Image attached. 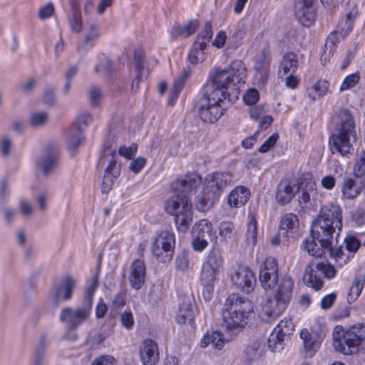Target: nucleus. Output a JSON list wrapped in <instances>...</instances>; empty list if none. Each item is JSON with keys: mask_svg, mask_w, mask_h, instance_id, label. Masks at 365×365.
<instances>
[{"mask_svg": "<svg viewBox=\"0 0 365 365\" xmlns=\"http://www.w3.org/2000/svg\"><path fill=\"white\" fill-rule=\"evenodd\" d=\"M332 120L334 129L329 140L330 149L344 156L354 150L353 143L357 138L354 116L348 109H339Z\"/></svg>", "mask_w": 365, "mask_h": 365, "instance_id": "f257e3e1", "label": "nucleus"}, {"mask_svg": "<svg viewBox=\"0 0 365 365\" xmlns=\"http://www.w3.org/2000/svg\"><path fill=\"white\" fill-rule=\"evenodd\" d=\"M342 227V213L339 205L331 204L322 207L318 216L313 220L311 234L322 246L329 247L334 234L339 235Z\"/></svg>", "mask_w": 365, "mask_h": 365, "instance_id": "f03ea898", "label": "nucleus"}, {"mask_svg": "<svg viewBox=\"0 0 365 365\" xmlns=\"http://www.w3.org/2000/svg\"><path fill=\"white\" fill-rule=\"evenodd\" d=\"M252 312L253 304L250 300L233 294L226 299L222 309V326L228 331L244 328Z\"/></svg>", "mask_w": 365, "mask_h": 365, "instance_id": "7ed1b4c3", "label": "nucleus"}, {"mask_svg": "<svg viewBox=\"0 0 365 365\" xmlns=\"http://www.w3.org/2000/svg\"><path fill=\"white\" fill-rule=\"evenodd\" d=\"M333 341L336 351L345 355L356 354L365 343V326L354 325L346 331L337 326L334 328Z\"/></svg>", "mask_w": 365, "mask_h": 365, "instance_id": "20e7f679", "label": "nucleus"}, {"mask_svg": "<svg viewBox=\"0 0 365 365\" xmlns=\"http://www.w3.org/2000/svg\"><path fill=\"white\" fill-rule=\"evenodd\" d=\"M231 182L232 176L228 173L216 172L207 175L202 196L196 204L197 210L204 212L212 207Z\"/></svg>", "mask_w": 365, "mask_h": 365, "instance_id": "39448f33", "label": "nucleus"}, {"mask_svg": "<svg viewBox=\"0 0 365 365\" xmlns=\"http://www.w3.org/2000/svg\"><path fill=\"white\" fill-rule=\"evenodd\" d=\"M165 210L174 216L177 229L180 232H187L193 220L192 204L188 196L175 194L167 200Z\"/></svg>", "mask_w": 365, "mask_h": 365, "instance_id": "423d86ee", "label": "nucleus"}, {"mask_svg": "<svg viewBox=\"0 0 365 365\" xmlns=\"http://www.w3.org/2000/svg\"><path fill=\"white\" fill-rule=\"evenodd\" d=\"M294 282L289 277L279 280L274 296L268 301L265 313L269 319L277 318L287 307L292 296Z\"/></svg>", "mask_w": 365, "mask_h": 365, "instance_id": "0eeeda50", "label": "nucleus"}, {"mask_svg": "<svg viewBox=\"0 0 365 365\" xmlns=\"http://www.w3.org/2000/svg\"><path fill=\"white\" fill-rule=\"evenodd\" d=\"M232 74L229 73L227 68L217 69L214 74L210 75V80L205 84L202 88L204 95L219 96L227 99L228 104H232L237 98V92L232 94L227 93L229 85L232 83Z\"/></svg>", "mask_w": 365, "mask_h": 365, "instance_id": "6e6552de", "label": "nucleus"}, {"mask_svg": "<svg viewBox=\"0 0 365 365\" xmlns=\"http://www.w3.org/2000/svg\"><path fill=\"white\" fill-rule=\"evenodd\" d=\"M227 99L211 95H204L200 98L198 107L200 118L205 123H214L230 106Z\"/></svg>", "mask_w": 365, "mask_h": 365, "instance_id": "1a4fd4ad", "label": "nucleus"}, {"mask_svg": "<svg viewBox=\"0 0 365 365\" xmlns=\"http://www.w3.org/2000/svg\"><path fill=\"white\" fill-rule=\"evenodd\" d=\"M91 310V306L82 302L80 306L62 309L59 319L67 329L75 330L89 319Z\"/></svg>", "mask_w": 365, "mask_h": 365, "instance_id": "9d476101", "label": "nucleus"}, {"mask_svg": "<svg viewBox=\"0 0 365 365\" xmlns=\"http://www.w3.org/2000/svg\"><path fill=\"white\" fill-rule=\"evenodd\" d=\"M175 245L174 233L169 230H163L156 235L153 242L152 252L158 262L165 263L173 259Z\"/></svg>", "mask_w": 365, "mask_h": 365, "instance_id": "9b49d317", "label": "nucleus"}, {"mask_svg": "<svg viewBox=\"0 0 365 365\" xmlns=\"http://www.w3.org/2000/svg\"><path fill=\"white\" fill-rule=\"evenodd\" d=\"M318 272L323 274L328 279H331L336 275V269L333 265L324 262L317 264L315 269L310 267H306L304 282L308 287L316 291L321 289L323 287V281Z\"/></svg>", "mask_w": 365, "mask_h": 365, "instance_id": "f8f14e48", "label": "nucleus"}, {"mask_svg": "<svg viewBox=\"0 0 365 365\" xmlns=\"http://www.w3.org/2000/svg\"><path fill=\"white\" fill-rule=\"evenodd\" d=\"M304 184L300 180L282 179L276 189L275 198L277 203L281 205L289 204Z\"/></svg>", "mask_w": 365, "mask_h": 365, "instance_id": "ddd939ff", "label": "nucleus"}, {"mask_svg": "<svg viewBox=\"0 0 365 365\" xmlns=\"http://www.w3.org/2000/svg\"><path fill=\"white\" fill-rule=\"evenodd\" d=\"M325 336V332L319 327H313L310 331L304 329L300 332L303 341L305 357H312L319 348Z\"/></svg>", "mask_w": 365, "mask_h": 365, "instance_id": "4468645a", "label": "nucleus"}, {"mask_svg": "<svg viewBox=\"0 0 365 365\" xmlns=\"http://www.w3.org/2000/svg\"><path fill=\"white\" fill-rule=\"evenodd\" d=\"M232 284L241 291L250 293L256 284L255 273L247 267H238L230 273Z\"/></svg>", "mask_w": 365, "mask_h": 365, "instance_id": "2eb2a0df", "label": "nucleus"}, {"mask_svg": "<svg viewBox=\"0 0 365 365\" xmlns=\"http://www.w3.org/2000/svg\"><path fill=\"white\" fill-rule=\"evenodd\" d=\"M278 264L274 257H267L262 264L259 269V281L264 289H271L279 282Z\"/></svg>", "mask_w": 365, "mask_h": 365, "instance_id": "dca6fc26", "label": "nucleus"}, {"mask_svg": "<svg viewBox=\"0 0 365 365\" xmlns=\"http://www.w3.org/2000/svg\"><path fill=\"white\" fill-rule=\"evenodd\" d=\"M315 0H295L294 15L304 26H310L316 19V11L313 6Z\"/></svg>", "mask_w": 365, "mask_h": 365, "instance_id": "f3484780", "label": "nucleus"}, {"mask_svg": "<svg viewBox=\"0 0 365 365\" xmlns=\"http://www.w3.org/2000/svg\"><path fill=\"white\" fill-rule=\"evenodd\" d=\"M201 181V178L195 173L187 175L175 180L172 184V189L177 194L187 196L188 193L197 189Z\"/></svg>", "mask_w": 365, "mask_h": 365, "instance_id": "a211bd4d", "label": "nucleus"}, {"mask_svg": "<svg viewBox=\"0 0 365 365\" xmlns=\"http://www.w3.org/2000/svg\"><path fill=\"white\" fill-rule=\"evenodd\" d=\"M100 36V27L98 24L94 21L88 22L85 29L84 38L78 46V52L84 53L91 49Z\"/></svg>", "mask_w": 365, "mask_h": 365, "instance_id": "6ab92c4d", "label": "nucleus"}, {"mask_svg": "<svg viewBox=\"0 0 365 365\" xmlns=\"http://www.w3.org/2000/svg\"><path fill=\"white\" fill-rule=\"evenodd\" d=\"M271 58L267 50H264L260 56H257L255 66V79L259 85H264L269 77Z\"/></svg>", "mask_w": 365, "mask_h": 365, "instance_id": "aec40b11", "label": "nucleus"}, {"mask_svg": "<svg viewBox=\"0 0 365 365\" xmlns=\"http://www.w3.org/2000/svg\"><path fill=\"white\" fill-rule=\"evenodd\" d=\"M219 272L202 264L200 274V283L203 286V297L206 301L212 299L214 284Z\"/></svg>", "mask_w": 365, "mask_h": 365, "instance_id": "412c9836", "label": "nucleus"}, {"mask_svg": "<svg viewBox=\"0 0 365 365\" xmlns=\"http://www.w3.org/2000/svg\"><path fill=\"white\" fill-rule=\"evenodd\" d=\"M145 272V264L143 260L137 259L132 262L130 267L129 282L133 289H140L143 287Z\"/></svg>", "mask_w": 365, "mask_h": 365, "instance_id": "4be33fe9", "label": "nucleus"}, {"mask_svg": "<svg viewBox=\"0 0 365 365\" xmlns=\"http://www.w3.org/2000/svg\"><path fill=\"white\" fill-rule=\"evenodd\" d=\"M76 284V279L71 275H66L61 284L54 289V298L56 302L68 301L72 298L73 292Z\"/></svg>", "mask_w": 365, "mask_h": 365, "instance_id": "5701e85b", "label": "nucleus"}, {"mask_svg": "<svg viewBox=\"0 0 365 365\" xmlns=\"http://www.w3.org/2000/svg\"><path fill=\"white\" fill-rule=\"evenodd\" d=\"M140 359L144 365H155L159 360L157 344L152 339H145L140 349Z\"/></svg>", "mask_w": 365, "mask_h": 365, "instance_id": "b1692460", "label": "nucleus"}, {"mask_svg": "<svg viewBox=\"0 0 365 365\" xmlns=\"http://www.w3.org/2000/svg\"><path fill=\"white\" fill-rule=\"evenodd\" d=\"M196 309L190 298H184L180 304L176 321L180 324L192 323L195 317Z\"/></svg>", "mask_w": 365, "mask_h": 365, "instance_id": "393cba45", "label": "nucleus"}, {"mask_svg": "<svg viewBox=\"0 0 365 365\" xmlns=\"http://www.w3.org/2000/svg\"><path fill=\"white\" fill-rule=\"evenodd\" d=\"M106 162L108 163V165L105 170V173L109 174L114 178H118L120 173V165H117L115 150L110 148H106L103 150L99 160V164L102 165Z\"/></svg>", "mask_w": 365, "mask_h": 365, "instance_id": "a878e982", "label": "nucleus"}, {"mask_svg": "<svg viewBox=\"0 0 365 365\" xmlns=\"http://www.w3.org/2000/svg\"><path fill=\"white\" fill-rule=\"evenodd\" d=\"M192 237L213 240L216 238L211 222L207 220H202L195 224L192 228Z\"/></svg>", "mask_w": 365, "mask_h": 365, "instance_id": "bb28decb", "label": "nucleus"}, {"mask_svg": "<svg viewBox=\"0 0 365 365\" xmlns=\"http://www.w3.org/2000/svg\"><path fill=\"white\" fill-rule=\"evenodd\" d=\"M58 155L57 149L53 148L48 151L43 157L37 161V165L43 175H47L56 165V159Z\"/></svg>", "mask_w": 365, "mask_h": 365, "instance_id": "cd10ccee", "label": "nucleus"}, {"mask_svg": "<svg viewBox=\"0 0 365 365\" xmlns=\"http://www.w3.org/2000/svg\"><path fill=\"white\" fill-rule=\"evenodd\" d=\"M250 195V190L247 188L243 186L237 187L230 193L228 203L231 207H240L247 202Z\"/></svg>", "mask_w": 365, "mask_h": 365, "instance_id": "c85d7f7f", "label": "nucleus"}, {"mask_svg": "<svg viewBox=\"0 0 365 365\" xmlns=\"http://www.w3.org/2000/svg\"><path fill=\"white\" fill-rule=\"evenodd\" d=\"M68 22L71 30L74 33H79L83 29V21L80 10V5L75 1L71 3V10L68 14Z\"/></svg>", "mask_w": 365, "mask_h": 365, "instance_id": "c756f323", "label": "nucleus"}, {"mask_svg": "<svg viewBox=\"0 0 365 365\" xmlns=\"http://www.w3.org/2000/svg\"><path fill=\"white\" fill-rule=\"evenodd\" d=\"M365 282V270L359 269L354 279L352 286L347 295L349 303H352L359 297Z\"/></svg>", "mask_w": 365, "mask_h": 365, "instance_id": "7c9ffc66", "label": "nucleus"}, {"mask_svg": "<svg viewBox=\"0 0 365 365\" xmlns=\"http://www.w3.org/2000/svg\"><path fill=\"white\" fill-rule=\"evenodd\" d=\"M199 24L197 20H190L183 26L175 25L171 30V36L173 38L178 37L187 38L195 32Z\"/></svg>", "mask_w": 365, "mask_h": 365, "instance_id": "2f4dec72", "label": "nucleus"}, {"mask_svg": "<svg viewBox=\"0 0 365 365\" xmlns=\"http://www.w3.org/2000/svg\"><path fill=\"white\" fill-rule=\"evenodd\" d=\"M299 226L298 217L293 213L284 214L279 222V230L283 237H288V234L292 232Z\"/></svg>", "mask_w": 365, "mask_h": 365, "instance_id": "473e14b6", "label": "nucleus"}, {"mask_svg": "<svg viewBox=\"0 0 365 365\" xmlns=\"http://www.w3.org/2000/svg\"><path fill=\"white\" fill-rule=\"evenodd\" d=\"M299 66V61L297 55L292 52L284 54L279 66V73L283 71L284 75L296 73Z\"/></svg>", "mask_w": 365, "mask_h": 365, "instance_id": "72a5a7b5", "label": "nucleus"}, {"mask_svg": "<svg viewBox=\"0 0 365 365\" xmlns=\"http://www.w3.org/2000/svg\"><path fill=\"white\" fill-rule=\"evenodd\" d=\"M229 73L232 74L233 78L232 83H245L244 80L247 77V69L245 64L241 61H232L227 68Z\"/></svg>", "mask_w": 365, "mask_h": 365, "instance_id": "f704fd0d", "label": "nucleus"}, {"mask_svg": "<svg viewBox=\"0 0 365 365\" xmlns=\"http://www.w3.org/2000/svg\"><path fill=\"white\" fill-rule=\"evenodd\" d=\"M264 352V344L263 341L256 340L250 344L245 349L247 360L252 363L259 359Z\"/></svg>", "mask_w": 365, "mask_h": 365, "instance_id": "c9c22d12", "label": "nucleus"}, {"mask_svg": "<svg viewBox=\"0 0 365 365\" xmlns=\"http://www.w3.org/2000/svg\"><path fill=\"white\" fill-rule=\"evenodd\" d=\"M206 47L205 41H195L193 43L188 56L189 61L192 64L196 65L205 60V50Z\"/></svg>", "mask_w": 365, "mask_h": 365, "instance_id": "e433bc0d", "label": "nucleus"}, {"mask_svg": "<svg viewBox=\"0 0 365 365\" xmlns=\"http://www.w3.org/2000/svg\"><path fill=\"white\" fill-rule=\"evenodd\" d=\"M222 263L223 258L220 250L213 247L208 253L206 260L203 262V265L219 272L222 266Z\"/></svg>", "mask_w": 365, "mask_h": 365, "instance_id": "4c0bfd02", "label": "nucleus"}, {"mask_svg": "<svg viewBox=\"0 0 365 365\" xmlns=\"http://www.w3.org/2000/svg\"><path fill=\"white\" fill-rule=\"evenodd\" d=\"M341 192L345 198L352 200L360 194L361 189L353 178H346L341 183Z\"/></svg>", "mask_w": 365, "mask_h": 365, "instance_id": "58836bf2", "label": "nucleus"}, {"mask_svg": "<svg viewBox=\"0 0 365 365\" xmlns=\"http://www.w3.org/2000/svg\"><path fill=\"white\" fill-rule=\"evenodd\" d=\"M225 343V339L223 338L221 332L212 331L210 334H207L203 339L201 340L200 346L203 348L207 347L211 344L213 348L221 349Z\"/></svg>", "mask_w": 365, "mask_h": 365, "instance_id": "ea45409f", "label": "nucleus"}, {"mask_svg": "<svg viewBox=\"0 0 365 365\" xmlns=\"http://www.w3.org/2000/svg\"><path fill=\"white\" fill-rule=\"evenodd\" d=\"M257 223L255 217L252 214L248 216V222L247 224V231L245 234L246 242L250 246H255L257 242Z\"/></svg>", "mask_w": 365, "mask_h": 365, "instance_id": "a19ab883", "label": "nucleus"}, {"mask_svg": "<svg viewBox=\"0 0 365 365\" xmlns=\"http://www.w3.org/2000/svg\"><path fill=\"white\" fill-rule=\"evenodd\" d=\"M286 337L287 336L282 334V333L275 327L267 340V344L271 351L276 352L282 350Z\"/></svg>", "mask_w": 365, "mask_h": 365, "instance_id": "79ce46f5", "label": "nucleus"}, {"mask_svg": "<svg viewBox=\"0 0 365 365\" xmlns=\"http://www.w3.org/2000/svg\"><path fill=\"white\" fill-rule=\"evenodd\" d=\"M316 241L317 240L312 236V240H306L302 246L311 256L320 257L324 254L327 247L322 246V243L318 245Z\"/></svg>", "mask_w": 365, "mask_h": 365, "instance_id": "37998d69", "label": "nucleus"}, {"mask_svg": "<svg viewBox=\"0 0 365 365\" xmlns=\"http://www.w3.org/2000/svg\"><path fill=\"white\" fill-rule=\"evenodd\" d=\"M328 90V82L319 81L307 90V96L312 101L324 96Z\"/></svg>", "mask_w": 365, "mask_h": 365, "instance_id": "c03bdc74", "label": "nucleus"}, {"mask_svg": "<svg viewBox=\"0 0 365 365\" xmlns=\"http://www.w3.org/2000/svg\"><path fill=\"white\" fill-rule=\"evenodd\" d=\"M327 251L329 252L330 257L334 259L339 266L346 264L350 259V256L344 252L341 246L333 248L332 243H330V247H327Z\"/></svg>", "mask_w": 365, "mask_h": 365, "instance_id": "a18cd8bd", "label": "nucleus"}, {"mask_svg": "<svg viewBox=\"0 0 365 365\" xmlns=\"http://www.w3.org/2000/svg\"><path fill=\"white\" fill-rule=\"evenodd\" d=\"M98 286V276L95 274L87 282L83 302L93 306V297Z\"/></svg>", "mask_w": 365, "mask_h": 365, "instance_id": "49530a36", "label": "nucleus"}, {"mask_svg": "<svg viewBox=\"0 0 365 365\" xmlns=\"http://www.w3.org/2000/svg\"><path fill=\"white\" fill-rule=\"evenodd\" d=\"M48 115L46 112H35L30 116V125L31 127L38 128L44 126L48 121Z\"/></svg>", "mask_w": 365, "mask_h": 365, "instance_id": "de8ad7c7", "label": "nucleus"}, {"mask_svg": "<svg viewBox=\"0 0 365 365\" xmlns=\"http://www.w3.org/2000/svg\"><path fill=\"white\" fill-rule=\"evenodd\" d=\"M103 98L101 89L96 86H92L88 89V99L92 108L98 107Z\"/></svg>", "mask_w": 365, "mask_h": 365, "instance_id": "09e8293b", "label": "nucleus"}, {"mask_svg": "<svg viewBox=\"0 0 365 365\" xmlns=\"http://www.w3.org/2000/svg\"><path fill=\"white\" fill-rule=\"evenodd\" d=\"M219 233L224 240H231L235 234V225L230 222H222L220 224Z\"/></svg>", "mask_w": 365, "mask_h": 365, "instance_id": "8fccbe9b", "label": "nucleus"}, {"mask_svg": "<svg viewBox=\"0 0 365 365\" xmlns=\"http://www.w3.org/2000/svg\"><path fill=\"white\" fill-rule=\"evenodd\" d=\"M134 62L135 66V69L137 71L136 76L135 79L133 81L132 87H134V85L136 84L138 86V84L140 82V80L143 76V71H144V60L143 58L140 54H138L137 53L134 55Z\"/></svg>", "mask_w": 365, "mask_h": 365, "instance_id": "3c124183", "label": "nucleus"}, {"mask_svg": "<svg viewBox=\"0 0 365 365\" xmlns=\"http://www.w3.org/2000/svg\"><path fill=\"white\" fill-rule=\"evenodd\" d=\"M47 341L45 338H41L36 348L32 365H43Z\"/></svg>", "mask_w": 365, "mask_h": 365, "instance_id": "603ef678", "label": "nucleus"}, {"mask_svg": "<svg viewBox=\"0 0 365 365\" xmlns=\"http://www.w3.org/2000/svg\"><path fill=\"white\" fill-rule=\"evenodd\" d=\"M13 146L12 138L8 135L0 137V153L3 157H7L11 151Z\"/></svg>", "mask_w": 365, "mask_h": 365, "instance_id": "864d4df0", "label": "nucleus"}, {"mask_svg": "<svg viewBox=\"0 0 365 365\" xmlns=\"http://www.w3.org/2000/svg\"><path fill=\"white\" fill-rule=\"evenodd\" d=\"M360 79V76L359 72H356L351 75L347 76L342 83L340 86L339 91H344L350 88H352L355 85H356Z\"/></svg>", "mask_w": 365, "mask_h": 365, "instance_id": "5fc2aeb1", "label": "nucleus"}, {"mask_svg": "<svg viewBox=\"0 0 365 365\" xmlns=\"http://www.w3.org/2000/svg\"><path fill=\"white\" fill-rule=\"evenodd\" d=\"M353 173L358 178L365 176V150L361 154V156L354 163Z\"/></svg>", "mask_w": 365, "mask_h": 365, "instance_id": "6e6d98bb", "label": "nucleus"}, {"mask_svg": "<svg viewBox=\"0 0 365 365\" xmlns=\"http://www.w3.org/2000/svg\"><path fill=\"white\" fill-rule=\"evenodd\" d=\"M346 249L348 252L355 253L360 247V241L353 235H348L344 240Z\"/></svg>", "mask_w": 365, "mask_h": 365, "instance_id": "4d7b16f0", "label": "nucleus"}, {"mask_svg": "<svg viewBox=\"0 0 365 365\" xmlns=\"http://www.w3.org/2000/svg\"><path fill=\"white\" fill-rule=\"evenodd\" d=\"M84 140V137L80 130H75L69 135L68 145L71 149L76 148Z\"/></svg>", "mask_w": 365, "mask_h": 365, "instance_id": "13d9d810", "label": "nucleus"}, {"mask_svg": "<svg viewBox=\"0 0 365 365\" xmlns=\"http://www.w3.org/2000/svg\"><path fill=\"white\" fill-rule=\"evenodd\" d=\"M276 328L279 329L282 334L289 336L294 330V324L291 319H285L281 320Z\"/></svg>", "mask_w": 365, "mask_h": 365, "instance_id": "bf43d9fd", "label": "nucleus"}, {"mask_svg": "<svg viewBox=\"0 0 365 365\" xmlns=\"http://www.w3.org/2000/svg\"><path fill=\"white\" fill-rule=\"evenodd\" d=\"M212 36V26L210 22H206L203 30L197 34L195 41H205V46H207V43L210 41Z\"/></svg>", "mask_w": 365, "mask_h": 365, "instance_id": "052dcab7", "label": "nucleus"}, {"mask_svg": "<svg viewBox=\"0 0 365 365\" xmlns=\"http://www.w3.org/2000/svg\"><path fill=\"white\" fill-rule=\"evenodd\" d=\"M93 121V117L88 112L80 113L77 118V129L81 130Z\"/></svg>", "mask_w": 365, "mask_h": 365, "instance_id": "680f3d73", "label": "nucleus"}, {"mask_svg": "<svg viewBox=\"0 0 365 365\" xmlns=\"http://www.w3.org/2000/svg\"><path fill=\"white\" fill-rule=\"evenodd\" d=\"M259 99V92L255 88L249 89L243 96L245 103L247 105L255 104Z\"/></svg>", "mask_w": 365, "mask_h": 365, "instance_id": "e2e57ef3", "label": "nucleus"}, {"mask_svg": "<svg viewBox=\"0 0 365 365\" xmlns=\"http://www.w3.org/2000/svg\"><path fill=\"white\" fill-rule=\"evenodd\" d=\"M138 145L132 143L129 147L120 146L119 148V154L128 159H131L136 153Z\"/></svg>", "mask_w": 365, "mask_h": 365, "instance_id": "0e129e2a", "label": "nucleus"}, {"mask_svg": "<svg viewBox=\"0 0 365 365\" xmlns=\"http://www.w3.org/2000/svg\"><path fill=\"white\" fill-rule=\"evenodd\" d=\"M279 135L277 133H273L264 143L259 148V153H266L269 151L276 143Z\"/></svg>", "mask_w": 365, "mask_h": 365, "instance_id": "69168bd1", "label": "nucleus"}, {"mask_svg": "<svg viewBox=\"0 0 365 365\" xmlns=\"http://www.w3.org/2000/svg\"><path fill=\"white\" fill-rule=\"evenodd\" d=\"M19 208L21 214L26 217H29L33 214L34 208L31 203L26 199H22L19 202Z\"/></svg>", "mask_w": 365, "mask_h": 365, "instance_id": "338daca9", "label": "nucleus"}, {"mask_svg": "<svg viewBox=\"0 0 365 365\" xmlns=\"http://www.w3.org/2000/svg\"><path fill=\"white\" fill-rule=\"evenodd\" d=\"M120 322L127 329H130L134 325L133 314L130 311H125L120 314Z\"/></svg>", "mask_w": 365, "mask_h": 365, "instance_id": "774afa93", "label": "nucleus"}]
</instances>
